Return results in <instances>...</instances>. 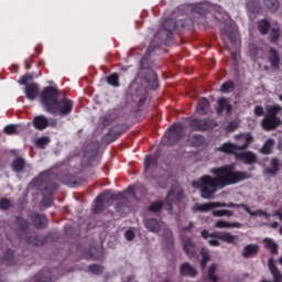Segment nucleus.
<instances>
[{
  "label": "nucleus",
  "mask_w": 282,
  "mask_h": 282,
  "mask_svg": "<svg viewBox=\"0 0 282 282\" xmlns=\"http://www.w3.org/2000/svg\"><path fill=\"white\" fill-rule=\"evenodd\" d=\"M209 173L215 175H204L198 181H194L192 186L194 188H199L200 197L203 199H212L216 191L226 188V186H232L243 182V180H250L252 175L248 172H241L235 170V165H224L220 167H213Z\"/></svg>",
  "instance_id": "nucleus-1"
},
{
  "label": "nucleus",
  "mask_w": 282,
  "mask_h": 282,
  "mask_svg": "<svg viewBox=\"0 0 282 282\" xmlns=\"http://www.w3.org/2000/svg\"><path fill=\"white\" fill-rule=\"evenodd\" d=\"M41 102L48 113L67 116L72 113L74 109V101L70 99L64 98L58 100V89L54 87H46L41 94Z\"/></svg>",
  "instance_id": "nucleus-2"
},
{
  "label": "nucleus",
  "mask_w": 282,
  "mask_h": 282,
  "mask_svg": "<svg viewBox=\"0 0 282 282\" xmlns=\"http://www.w3.org/2000/svg\"><path fill=\"white\" fill-rule=\"evenodd\" d=\"M252 142V135L250 133L238 134L236 135V143H224L217 150L221 153H229L235 155L236 160L245 162V164H256L257 154L252 152H237L246 151L247 147H250Z\"/></svg>",
  "instance_id": "nucleus-3"
},
{
  "label": "nucleus",
  "mask_w": 282,
  "mask_h": 282,
  "mask_svg": "<svg viewBox=\"0 0 282 282\" xmlns=\"http://www.w3.org/2000/svg\"><path fill=\"white\" fill-rule=\"evenodd\" d=\"M182 200V189L180 186L173 187L172 191L169 192L167 198L164 204L162 203H153L150 206L151 213H159V210H162V208H165V210H173V206L175 204L180 203Z\"/></svg>",
  "instance_id": "nucleus-4"
},
{
  "label": "nucleus",
  "mask_w": 282,
  "mask_h": 282,
  "mask_svg": "<svg viewBox=\"0 0 282 282\" xmlns=\"http://www.w3.org/2000/svg\"><path fill=\"white\" fill-rule=\"evenodd\" d=\"M267 111L268 115L261 121L262 129L264 131H273V129H276L281 124V119L276 117V113L282 111V107L279 105L268 106Z\"/></svg>",
  "instance_id": "nucleus-5"
},
{
  "label": "nucleus",
  "mask_w": 282,
  "mask_h": 282,
  "mask_svg": "<svg viewBox=\"0 0 282 282\" xmlns=\"http://www.w3.org/2000/svg\"><path fill=\"white\" fill-rule=\"evenodd\" d=\"M215 208H243V205H237L234 203H219V202H212V203H204V204H195L192 207L193 213H208Z\"/></svg>",
  "instance_id": "nucleus-6"
},
{
  "label": "nucleus",
  "mask_w": 282,
  "mask_h": 282,
  "mask_svg": "<svg viewBox=\"0 0 282 282\" xmlns=\"http://www.w3.org/2000/svg\"><path fill=\"white\" fill-rule=\"evenodd\" d=\"M116 197L117 196L112 191H106L105 193L97 196L95 206L93 208L94 213H100V210H102V204H105V202H109V199H116Z\"/></svg>",
  "instance_id": "nucleus-7"
},
{
  "label": "nucleus",
  "mask_w": 282,
  "mask_h": 282,
  "mask_svg": "<svg viewBox=\"0 0 282 282\" xmlns=\"http://www.w3.org/2000/svg\"><path fill=\"white\" fill-rule=\"evenodd\" d=\"M191 127L194 131H208V129H215L217 124L213 120L200 121L198 119H194L191 121Z\"/></svg>",
  "instance_id": "nucleus-8"
},
{
  "label": "nucleus",
  "mask_w": 282,
  "mask_h": 282,
  "mask_svg": "<svg viewBox=\"0 0 282 282\" xmlns=\"http://www.w3.org/2000/svg\"><path fill=\"white\" fill-rule=\"evenodd\" d=\"M210 237H215V239H220L221 241H226V243H237L238 237L230 232H215Z\"/></svg>",
  "instance_id": "nucleus-9"
},
{
  "label": "nucleus",
  "mask_w": 282,
  "mask_h": 282,
  "mask_svg": "<svg viewBox=\"0 0 282 282\" xmlns=\"http://www.w3.org/2000/svg\"><path fill=\"white\" fill-rule=\"evenodd\" d=\"M268 268H269V270H270V272H271V274L273 276V282H282L281 271H279V269L274 264V260L273 259H269ZM261 282H272V281H261Z\"/></svg>",
  "instance_id": "nucleus-10"
},
{
  "label": "nucleus",
  "mask_w": 282,
  "mask_h": 282,
  "mask_svg": "<svg viewBox=\"0 0 282 282\" xmlns=\"http://www.w3.org/2000/svg\"><path fill=\"white\" fill-rule=\"evenodd\" d=\"M48 124H50V121L47 120V117L43 115L36 116L33 119V127H35V129H37L39 131H43L47 129Z\"/></svg>",
  "instance_id": "nucleus-11"
},
{
  "label": "nucleus",
  "mask_w": 282,
  "mask_h": 282,
  "mask_svg": "<svg viewBox=\"0 0 282 282\" xmlns=\"http://www.w3.org/2000/svg\"><path fill=\"white\" fill-rule=\"evenodd\" d=\"M39 85L37 84H28L25 87V95L29 100H35L39 96Z\"/></svg>",
  "instance_id": "nucleus-12"
},
{
  "label": "nucleus",
  "mask_w": 282,
  "mask_h": 282,
  "mask_svg": "<svg viewBox=\"0 0 282 282\" xmlns=\"http://www.w3.org/2000/svg\"><path fill=\"white\" fill-rule=\"evenodd\" d=\"M280 166H281V164L279 163V160L272 159L271 166L264 169L263 173H264V175H268L269 177H274V175H276V173H279Z\"/></svg>",
  "instance_id": "nucleus-13"
},
{
  "label": "nucleus",
  "mask_w": 282,
  "mask_h": 282,
  "mask_svg": "<svg viewBox=\"0 0 282 282\" xmlns=\"http://www.w3.org/2000/svg\"><path fill=\"white\" fill-rule=\"evenodd\" d=\"M145 166V175L153 173V169L158 166V158L156 156H147L144 161Z\"/></svg>",
  "instance_id": "nucleus-14"
},
{
  "label": "nucleus",
  "mask_w": 282,
  "mask_h": 282,
  "mask_svg": "<svg viewBox=\"0 0 282 282\" xmlns=\"http://www.w3.org/2000/svg\"><path fill=\"white\" fill-rule=\"evenodd\" d=\"M224 111H226V113H230V111H232V106L230 105L228 99L220 98V99H218L217 112L221 113Z\"/></svg>",
  "instance_id": "nucleus-15"
},
{
  "label": "nucleus",
  "mask_w": 282,
  "mask_h": 282,
  "mask_svg": "<svg viewBox=\"0 0 282 282\" xmlns=\"http://www.w3.org/2000/svg\"><path fill=\"white\" fill-rule=\"evenodd\" d=\"M259 253V245H247L243 249L242 257L249 259V257H254Z\"/></svg>",
  "instance_id": "nucleus-16"
},
{
  "label": "nucleus",
  "mask_w": 282,
  "mask_h": 282,
  "mask_svg": "<svg viewBox=\"0 0 282 282\" xmlns=\"http://www.w3.org/2000/svg\"><path fill=\"white\" fill-rule=\"evenodd\" d=\"M208 109H210V102H208V99H200L196 108L197 113H199V116H206V113H208Z\"/></svg>",
  "instance_id": "nucleus-17"
},
{
  "label": "nucleus",
  "mask_w": 282,
  "mask_h": 282,
  "mask_svg": "<svg viewBox=\"0 0 282 282\" xmlns=\"http://www.w3.org/2000/svg\"><path fill=\"white\" fill-rule=\"evenodd\" d=\"M181 274H183V276H197V270L191 264L184 263L181 265Z\"/></svg>",
  "instance_id": "nucleus-18"
},
{
  "label": "nucleus",
  "mask_w": 282,
  "mask_h": 282,
  "mask_svg": "<svg viewBox=\"0 0 282 282\" xmlns=\"http://www.w3.org/2000/svg\"><path fill=\"white\" fill-rule=\"evenodd\" d=\"M240 223H228L224 219L217 220L215 223V228H241Z\"/></svg>",
  "instance_id": "nucleus-19"
},
{
  "label": "nucleus",
  "mask_w": 282,
  "mask_h": 282,
  "mask_svg": "<svg viewBox=\"0 0 282 282\" xmlns=\"http://www.w3.org/2000/svg\"><path fill=\"white\" fill-rule=\"evenodd\" d=\"M31 282H52V273L50 271L40 272Z\"/></svg>",
  "instance_id": "nucleus-20"
},
{
  "label": "nucleus",
  "mask_w": 282,
  "mask_h": 282,
  "mask_svg": "<svg viewBox=\"0 0 282 282\" xmlns=\"http://www.w3.org/2000/svg\"><path fill=\"white\" fill-rule=\"evenodd\" d=\"M33 224L37 228H45L47 226V218L44 215L34 214Z\"/></svg>",
  "instance_id": "nucleus-21"
},
{
  "label": "nucleus",
  "mask_w": 282,
  "mask_h": 282,
  "mask_svg": "<svg viewBox=\"0 0 282 282\" xmlns=\"http://www.w3.org/2000/svg\"><path fill=\"white\" fill-rule=\"evenodd\" d=\"M242 208L250 217H265L267 219L270 217V214L263 212V209H257L256 212H251L249 207L242 205Z\"/></svg>",
  "instance_id": "nucleus-22"
},
{
  "label": "nucleus",
  "mask_w": 282,
  "mask_h": 282,
  "mask_svg": "<svg viewBox=\"0 0 282 282\" xmlns=\"http://www.w3.org/2000/svg\"><path fill=\"white\" fill-rule=\"evenodd\" d=\"M184 250L187 257H189V259H193V257H195V245H193L191 239H187L184 242Z\"/></svg>",
  "instance_id": "nucleus-23"
},
{
  "label": "nucleus",
  "mask_w": 282,
  "mask_h": 282,
  "mask_svg": "<svg viewBox=\"0 0 282 282\" xmlns=\"http://www.w3.org/2000/svg\"><path fill=\"white\" fill-rule=\"evenodd\" d=\"M145 227L148 230H151V232H159L160 231V223L155 219H149L145 221Z\"/></svg>",
  "instance_id": "nucleus-24"
},
{
  "label": "nucleus",
  "mask_w": 282,
  "mask_h": 282,
  "mask_svg": "<svg viewBox=\"0 0 282 282\" xmlns=\"http://www.w3.org/2000/svg\"><path fill=\"white\" fill-rule=\"evenodd\" d=\"M108 85H111L112 87H120V77H118V74H111L107 77Z\"/></svg>",
  "instance_id": "nucleus-25"
},
{
  "label": "nucleus",
  "mask_w": 282,
  "mask_h": 282,
  "mask_svg": "<svg viewBox=\"0 0 282 282\" xmlns=\"http://www.w3.org/2000/svg\"><path fill=\"white\" fill-rule=\"evenodd\" d=\"M272 147H274V139L267 140V142L261 149V153H263L264 155L270 154L272 151Z\"/></svg>",
  "instance_id": "nucleus-26"
},
{
  "label": "nucleus",
  "mask_w": 282,
  "mask_h": 282,
  "mask_svg": "<svg viewBox=\"0 0 282 282\" xmlns=\"http://www.w3.org/2000/svg\"><path fill=\"white\" fill-rule=\"evenodd\" d=\"M270 55V63L272 67H279V53L276 52V50L271 48Z\"/></svg>",
  "instance_id": "nucleus-27"
},
{
  "label": "nucleus",
  "mask_w": 282,
  "mask_h": 282,
  "mask_svg": "<svg viewBox=\"0 0 282 282\" xmlns=\"http://www.w3.org/2000/svg\"><path fill=\"white\" fill-rule=\"evenodd\" d=\"M265 248L272 252V254H276V242H274L272 239L265 238L263 240Z\"/></svg>",
  "instance_id": "nucleus-28"
},
{
  "label": "nucleus",
  "mask_w": 282,
  "mask_h": 282,
  "mask_svg": "<svg viewBox=\"0 0 282 282\" xmlns=\"http://www.w3.org/2000/svg\"><path fill=\"white\" fill-rule=\"evenodd\" d=\"M234 213L228 209H217L213 212V217H232Z\"/></svg>",
  "instance_id": "nucleus-29"
},
{
  "label": "nucleus",
  "mask_w": 282,
  "mask_h": 282,
  "mask_svg": "<svg viewBox=\"0 0 282 282\" xmlns=\"http://www.w3.org/2000/svg\"><path fill=\"white\" fill-rule=\"evenodd\" d=\"M217 270V265L216 264H212L209 267V270H208V279L212 281V282H221V280L219 278H217V275H215V271Z\"/></svg>",
  "instance_id": "nucleus-30"
},
{
  "label": "nucleus",
  "mask_w": 282,
  "mask_h": 282,
  "mask_svg": "<svg viewBox=\"0 0 282 282\" xmlns=\"http://www.w3.org/2000/svg\"><path fill=\"white\" fill-rule=\"evenodd\" d=\"M264 6H265V8L271 10V12H276V10L279 9V1H276V0H264Z\"/></svg>",
  "instance_id": "nucleus-31"
},
{
  "label": "nucleus",
  "mask_w": 282,
  "mask_h": 282,
  "mask_svg": "<svg viewBox=\"0 0 282 282\" xmlns=\"http://www.w3.org/2000/svg\"><path fill=\"white\" fill-rule=\"evenodd\" d=\"M24 166H25V161L23 159H17L12 163L13 171H17L18 173L19 171H23Z\"/></svg>",
  "instance_id": "nucleus-32"
},
{
  "label": "nucleus",
  "mask_w": 282,
  "mask_h": 282,
  "mask_svg": "<svg viewBox=\"0 0 282 282\" xmlns=\"http://www.w3.org/2000/svg\"><path fill=\"white\" fill-rule=\"evenodd\" d=\"M200 254H202L200 265L202 268H206V264L208 263V261H210V256L208 254V250L202 249Z\"/></svg>",
  "instance_id": "nucleus-33"
},
{
  "label": "nucleus",
  "mask_w": 282,
  "mask_h": 282,
  "mask_svg": "<svg viewBox=\"0 0 282 282\" xmlns=\"http://www.w3.org/2000/svg\"><path fill=\"white\" fill-rule=\"evenodd\" d=\"M35 144L39 149H45L46 144H50V139L47 137H41L36 139Z\"/></svg>",
  "instance_id": "nucleus-34"
},
{
  "label": "nucleus",
  "mask_w": 282,
  "mask_h": 282,
  "mask_svg": "<svg viewBox=\"0 0 282 282\" xmlns=\"http://www.w3.org/2000/svg\"><path fill=\"white\" fill-rule=\"evenodd\" d=\"M232 89H235L232 82H226L223 84L220 91H223V94H229V91H232Z\"/></svg>",
  "instance_id": "nucleus-35"
},
{
  "label": "nucleus",
  "mask_w": 282,
  "mask_h": 282,
  "mask_svg": "<svg viewBox=\"0 0 282 282\" xmlns=\"http://www.w3.org/2000/svg\"><path fill=\"white\" fill-rule=\"evenodd\" d=\"M259 30L261 34H268V30H270V23L268 21L262 20L259 22Z\"/></svg>",
  "instance_id": "nucleus-36"
},
{
  "label": "nucleus",
  "mask_w": 282,
  "mask_h": 282,
  "mask_svg": "<svg viewBox=\"0 0 282 282\" xmlns=\"http://www.w3.org/2000/svg\"><path fill=\"white\" fill-rule=\"evenodd\" d=\"M184 129V127L180 123L177 124H174L172 128H171V134H170V138H175L177 137V134L180 133V131H182Z\"/></svg>",
  "instance_id": "nucleus-37"
},
{
  "label": "nucleus",
  "mask_w": 282,
  "mask_h": 282,
  "mask_svg": "<svg viewBox=\"0 0 282 282\" xmlns=\"http://www.w3.org/2000/svg\"><path fill=\"white\" fill-rule=\"evenodd\" d=\"M4 263L8 265H14V252L8 251L4 256Z\"/></svg>",
  "instance_id": "nucleus-38"
},
{
  "label": "nucleus",
  "mask_w": 282,
  "mask_h": 282,
  "mask_svg": "<svg viewBox=\"0 0 282 282\" xmlns=\"http://www.w3.org/2000/svg\"><path fill=\"white\" fill-rule=\"evenodd\" d=\"M10 206H12V203L10 202V199L2 198L0 200V208H1V210H8V208H10Z\"/></svg>",
  "instance_id": "nucleus-39"
},
{
  "label": "nucleus",
  "mask_w": 282,
  "mask_h": 282,
  "mask_svg": "<svg viewBox=\"0 0 282 282\" xmlns=\"http://www.w3.org/2000/svg\"><path fill=\"white\" fill-rule=\"evenodd\" d=\"M89 271L93 274H102V267L98 265V264H93L89 267Z\"/></svg>",
  "instance_id": "nucleus-40"
},
{
  "label": "nucleus",
  "mask_w": 282,
  "mask_h": 282,
  "mask_svg": "<svg viewBox=\"0 0 282 282\" xmlns=\"http://www.w3.org/2000/svg\"><path fill=\"white\" fill-rule=\"evenodd\" d=\"M193 140H194L192 142L193 147H199V145L204 144V137H202V135H195V137H193Z\"/></svg>",
  "instance_id": "nucleus-41"
},
{
  "label": "nucleus",
  "mask_w": 282,
  "mask_h": 282,
  "mask_svg": "<svg viewBox=\"0 0 282 282\" xmlns=\"http://www.w3.org/2000/svg\"><path fill=\"white\" fill-rule=\"evenodd\" d=\"M4 133H7V135H14V133H17V126H7L4 128Z\"/></svg>",
  "instance_id": "nucleus-42"
},
{
  "label": "nucleus",
  "mask_w": 282,
  "mask_h": 282,
  "mask_svg": "<svg viewBox=\"0 0 282 282\" xmlns=\"http://www.w3.org/2000/svg\"><path fill=\"white\" fill-rule=\"evenodd\" d=\"M149 76L151 78V83H153V86L158 87V75H155V72L149 70Z\"/></svg>",
  "instance_id": "nucleus-43"
},
{
  "label": "nucleus",
  "mask_w": 282,
  "mask_h": 282,
  "mask_svg": "<svg viewBox=\"0 0 282 282\" xmlns=\"http://www.w3.org/2000/svg\"><path fill=\"white\" fill-rule=\"evenodd\" d=\"M124 237L127 241H132V239L135 238V234L133 232V230L129 229L126 231Z\"/></svg>",
  "instance_id": "nucleus-44"
},
{
  "label": "nucleus",
  "mask_w": 282,
  "mask_h": 282,
  "mask_svg": "<svg viewBox=\"0 0 282 282\" xmlns=\"http://www.w3.org/2000/svg\"><path fill=\"white\" fill-rule=\"evenodd\" d=\"M32 79V76L30 75H24L19 79L20 85H28V82Z\"/></svg>",
  "instance_id": "nucleus-45"
},
{
  "label": "nucleus",
  "mask_w": 282,
  "mask_h": 282,
  "mask_svg": "<svg viewBox=\"0 0 282 282\" xmlns=\"http://www.w3.org/2000/svg\"><path fill=\"white\" fill-rule=\"evenodd\" d=\"M254 116L261 117L263 116V107L257 106L253 110Z\"/></svg>",
  "instance_id": "nucleus-46"
},
{
  "label": "nucleus",
  "mask_w": 282,
  "mask_h": 282,
  "mask_svg": "<svg viewBox=\"0 0 282 282\" xmlns=\"http://www.w3.org/2000/svg\"><path fill=\"white\" fill-rule=\"evenodd\" d=\"M279 39V30H273L271 33V41L274 43Z\"/></svg>",
  "instance_id": "nucleus-47"
},
{
  "label": "nucleus",
  "mask_w": 282,
  "mask_h": 282,
  "mask_svg": "<svg viewBox=\"0 0 282 282\" xmlns=\"http://www.w3.org/2000/svg\"><path fill=\"white\" fill-rule=\"evenodd\" d=\"M237 127H238L237 122H231V123H229L227 129H228V131H235V129H237Z\"/></svg>",
  "instance_id": "nucleus-48"
},
{
  "label": "nucleus",
  "mask_w": 282,
  "mask_h": 282,
  "mask_svg": "<svg viewBox=\"0 0 282 282\" xmlns=\"http://www.w3.org/2000/svg\"><path fill=\"white\" fill-rule=\"evenodd\" d=\"M202 237H203L204 239H208V238L210 237V235L208 234V230H203V231H202Z\"/></svg>",
  "instance_id": "nucleus-49"
},
{
  "label": "nucleus",
  "mask_w": 282,
  "mask_h": 282,
  "mask_svg": "<svg viewBox=\"0 0 282 282\" xmlns=\"http://www.w3.org/2000/svg\"><path fill=\"white\" fill-rule=\"evenodd\" d=\"M209 245L210 246H219V241H217V239H210Z\"/></svg>",
  "instance_id": "nucleus-50"
},
{
  "label": "nucleus",
  "mask_w": 282,
  "mask_h": 282,
  "mask_svg": "<svg viewBox=\"0 0 282 282\" xmlns=\"http://www.w3.org/2000/svg\"><path fill=\"white\" fill-rule=\"evenodd\" d=\"M276 213H280V215H282V205L280 206L279 210L273 213V215H275V217H279V219H281V217L279 215H276Z\"/></svg>",
  "instance_id": "nucleus-51"
},
{
  "label": "nucleus",
  "mask_w": 282,
  "mask_h": 282,
  "mask_svg": "<svg viewBox=\"0 0 282 282\" xmlns=\"http://www.w3.org/2000/svg\"><path fill=\"white\" fill-rule=\"evenodd\" d=\"M271 228H279V223H273V224L271 225Z\"/></svg>",
  "instance_id": "nucleus-52"
},
{
  "label": "nucleus",
  "mask_w": 282,
  "mask_h": 282,
  "mask_svg": "<svg viewBox=\"0 0 282 282\" xmlns=\"http://www.w3.org/2000/svg\"><path fill=\"white\" fill-rule=\"evenodd\" d=\"M90 258L96 260V259H98V256L91 253V254H90Z\"/></svg>",
  "instance_id": "nucleus-53"
},
{
  "label": "nucleus",
  "mask_w": 282,
  "mask_h": 282,
  "mask_svg": "<svg viewBox=\"0 0 282 282\" xmlns=\"http://www.w3.org/2000/svg\"><path fill=\"white\" fill-rule=\"evenodd\" d=\"M275 215L280 216V220L282 221V215H281V213L278 212Z\"/></svg>",
  "instance_id": "nucleus-54"
},
{
  "label": "nucleus",
  "mask_w": 282,
  "mask_h": 282,
  "mask_svg": "<svg viewBox=\"0 0 282 282\" xmlns=\"http://www.w3.org/2000/svg\"><path fill=\"white\" fill-rule=\"evenodd\" d=\"M159 182H166V178L162 177L159 180Z\"/></svg>",
  "instance_id": "nucleus-55"
},
{
  "label": "nucleus",
  "mask_w": 282,
  "mask_h": 282,
  "mask_svg": "<svg viewBox=\"0 0 282 282\" xmlns=\"http://www.w3.org/2000/svg\"><path fill=\"white\" fill-rule=\"evenodd\" d=\"M279 100H281V102H282V95L279 96Z\"/></svg>",
  "instance_id": "nucleus-56"
},
{
  "label": "nucleus",
  "mask_w": 282,
  "mask_h": 282,
  "mask_svg": "<svg viewBox=\"0 0 282 282\" xmlns=\"http://www.w3.org/2000/svg\"><path fill=\"white\" fill-rule=\"evenodd\" d=\"M160 186H162V188H164V186H166V185H164V184L160 183Z\"/></svg>",
  "instance_id": "nucleus-57"
},
{
  "label": "nucleus",
  "mask_w": 282,
  "mask_h": 282,
  "mask_svg": "<svg viewBox=\"0 0 282 282\" xmlns=\"http://www.w3.org/2000/svg\"><path fill=\"white\" fill-rule=\"evenodd\" d=\"M133 279H134L133 276H130V278H129V281H133Z\"/></svg>",
  "instance_id": "nucleus-58"
},
{
  "label": "nucleus",
  "mask_w": 282,
  "mask_h": 282,
  "mask_svg": "<svg viewBox=\"0 0 282 282\" xmlns=\"http://www.w3.org/2000/svg\"><path fill=\"white\" fill-rule=\"evenodd\" d=\"M91 250V252H94V251H96V248H93V249H90Z\"/></svg>",
  "instance_id": "nucleus-59"
}]
</instances>
